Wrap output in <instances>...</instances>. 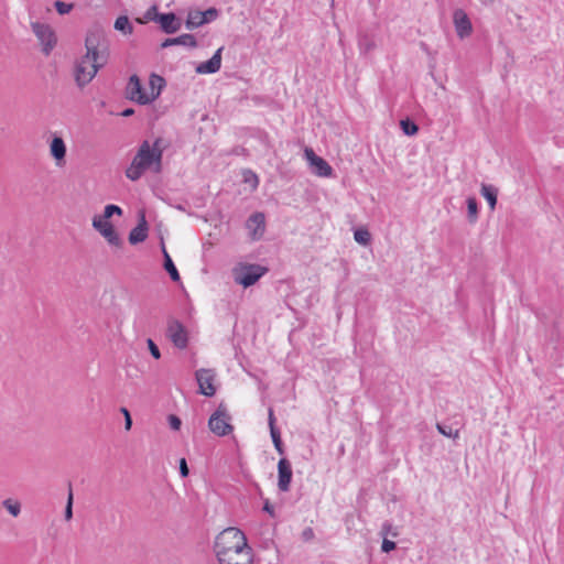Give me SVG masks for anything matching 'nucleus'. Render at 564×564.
<instances>
[{"label":"nucleus","mask_w":564,"mask_h":564,"mask_svg":"<svg viewBox=\"0 0 564 564\" xmlns=\"http://www.w3.org/2000/svg\"><path fill=\"white\" fill-rule=\"evenodd\" d=\"M214 552L219 564H252V549L238 528L223 530L215 539Z\"/></svg>","instance_id":"nucleus-1"},{"label":"nucleus","mask_w":564,"mask_h":564,"mask_svg":"<svg viewBox=\"0 0 564 564\" xmlns=\"http://www.w3.org/2000/svg\"><path fill=\"white\" fill-rule=\"evenodd\" d=\"M162 143V138H156L152 144H150L148 140H144L124 172L127 178L135 182L140 180L148 170H152L154 173H161L164 151Z\"/></svg>","instance_id":"nucleus-2"},{"label":"nucleus","mask_w":564,"mask_h":564,"mask_svg":"<svg viewBox=\"0 0 564 564\" xmlns=\"http://www.w3.org/2000/svg\"><path fill=\"white\" fill-rule=\"evenodd\" d=\"M268 271L267 267L258 263L240 262L232 269V278L237 284L249 288L254 285Z\"/></svg>","instance_id":"nucleus-3"},{"label":"nucleus","mask_w":564,"mask_h":564,"mask_svg":"<svg viewBox=\"0 0 564 564\" xmlns=\"http://www.w3.org/2000/svg\"><path fill=\"white\" fill-rule=\"evenodd\" d=\"M230 420L231 416L228 414L226 405L220 403L216 411L210 415L208 420V427L218 436L228 435L234 430V426L229 423Z\"/></svg>","instance_id":"nucleus-4"},{"label":"nucleus","mask_w":564,"mask_h":564,"mask_svg":"<svg viewBox=\"0 0 564 564\" xmlns=\"http://www.w3.org/2000/svg\"><path fill=\"white\" fill-rule=\"evenodd\" d=\"M31 28L42 45V52L48 56L57 43V37L51 25L42 22H32Z\"/></svg>","instance_id":"nucleus-5"},{"label":"nucleus","mask_w":564,"mask_h":564,"mask_svg":"<svg viewBox=\"0 0 564 564\" xmlns=\"http://www.w3.org/2000/svg\"><path fill=\"white\" fill-rule=\"evenodd\" d=\"M166 336L178 349H185L188 345V333L186 327L176 318H169Z\"/></svg>","instance_id":"nucleus-6"},{"label":"nucleus","mask_w":564,"mask_h":564,"mask_svg":"<svg viewBox=\"0 0 564 564\" xmlns=\"http://www.w3.org/2000/svg\"><path fill=\"white\" fill-rule=\"evenodd\" d=\"M219 15V10L212 7L205 11L194 10L189 11L187 19L185 21V26L187 30H194L199 28L206 23L213 22Z\"/></svg>","instance_id":"nucleus-7"},{"label":"nucleus","mask_w":564,"mask_h":564,"mask_svg":"<svg viewBox=\"0 0 564 564\" xmlns=\"http://www.w3.org/2000/svg\"><path fill=\"white\" fill-rule=\"evenodd\" d=\"M126 96L139 105H149L153 101V98H149V95L141 84V79L135 74L131 75L129 78L126 87Z\"/></svg>","instance_id":"nucleus-8"},{"label":"nucleus","mask_w":564,"mask_h":564,"mask_svg":"<svg viewBox=\"0 0 564 564\" xmlns=\"http://www.w3.org/2000/svg\"><path fill=\"white\" fill-rule=\"evenodd\" d=\"M93 227L97 230L111 246L120 247L122 245V240L119 237L115 226L107 219L101 218L100 216H95L93 218Z\"/></svg>","instance_id":"nucleus-9"},{"label":"nucleus","mask_w":564,"mask_h":564,"mask_svg":"<svg viewBox=\"0 0 564 564\" xmlns=\"http://www.w3.org/2000/svg\"><path fill=\"white\" fill-rule=\"evenodd\" d=\"M215 372L212 369H198L195 372V378L198 383V393L205 397H214L216 393V388L214 386Z\"/></svg>","instance_id":"nucleus-10"},{"label":"nucleus","mask_w":564,"mask_h":564,"mask_svg":"<svg viewBox=\"0 0 564 564\" xmlns=\"http://www.w3.org/2000/svg\"><path fill=\"white\" fill-rule=\"evenodd\" d=\"M99 69L93 66L86 58H80L75 65V80L78 87L83 88L90 83Z\"/></svg>","instance_id":"nucleus-11"},{"label":"nucleus","mask_w":564,"mask_h":564,"mask_svg":"<svg viewBox=\"0 0 564 564\" xmlns=\"http://www.w3.org/2000/svg\"><path fill=\"white\" fill-rule=\"evenodd\" d=\"M304 153L314 174L322 177H329L333 175V167L325 159L318 156L313 149L306 148Z\"/></svg>","instance_id":"nucleus-12"},{"label":"nucleus","mask_w":564,"mask_h":564,"mask_svg":"<svg viewBox=\"0 0 564 564\" xmlns=\"http://www.w3.org/2000/svg\"><path fill=\"white\" fill-rule=\"evenodd\" d=\"M453 22L456 34L459 39H466L473 33V24L463 9H456L453 13Z\"/></svg>","instance_id":"nucleus-13"},{"label":"nucleus","mask_w":564,"mask_h":564,"mask_svg":"<svg viewBox=\"0 0 564 564\" xmlns=\"http://www.w3.org/2000/svg\"><path fill=\"white\" fill-rule=\"evenodd\" d=\"M293 477L291 462L282 457L278 463V488L282 492H288Z\"/></svg>","instance_id":"nucleus-14"},{"label":"nucleus","mask_w":564,"mask_h":564,"mask_svg":"<svg viewBox=\"0 0 564 564\" xmlns=\"http://www.w3.org/2000/svg\"><path fill=\"white\" fill-rule=\"evenodd\" d=\"M149 224L145 218V212L139 210L138 213V225L129 232L128 240L131 245H138L143 242L148 238Z\"/></svg>","instance_id":"nucleus-15"},{"label":"nucleus","mask_w":564,"mask_h":564,"mask_svg":"<svg viewBox=\"0 0 564 564\" xmlns=\"http://www.w3.org/2000/svg\"><path fill=\"white\" fill-rule=\"evenodd\" d=\"M86 58L93 66H96L98 69L104 67L109 58V45H104L94 48H86V54L83 56Z\"/></svg>","instance_id":"nucleus-16"},{"label":"nucleus","mask_w":564,"mask_h":564,"mask_svg":"<svg viewBox=\"0 0 564 564\" xmlns=\"http://www.w3.org/2000/svg\"><path fill=\"white\" fill-rule=\"evenodd\" d=\"M158 19L161 30L166 34H174L182 26L181 19L174 12L161 13Z\"/></svg>","instance_id":"nucleus-17"},{"label":"nucleus","mask_w":564,"mask_h":564,"mask_svg":"<svg viewBox=\"0 0 564 564\" xmlns=\"http://www.w3.org/2000/svg\"><path fill=\"white\" fill-rule=\"evenodd\" d=\"M223 50H224V47H219L209 59L198 64L196 67V73H198V74H215V73H217L221 66Z\"/></svg>","instance_id":"nucleus-18"},{"label":"nucleus","mask_w":564,"mask_h":564,"mask_svg":"<svg viewBox=\"0 0 564 564\" xmlns=\"http://www.w3.org/2000/svg\"><path fill=\"white\" fill-rule=\"evenodd\" d=\"M108 45V40L105 32L100 28L90 29L85 39V47L94 48Z\"/></svg>","instance_id":"nucleus-19"},{"label":"nucleus","mask_w":564,"mask_h":564,"mask_svg":"<svg viewBox=\"0 0 564 564\" xmlns=\"http://www.w3.org/2000/svg\"><path fill=\"white\" fill-rule=\"evenodd\" d=\"M247 227L252 231V237L254 239L260 238L265 228V219L264 215L262 213H253L248 219H247Z\"/></svg>","instance_id":"nucleus-20"},{"label":"nucleus","mask_w":564,"mask_h":564,"mask_svg":"<svg viewBox=\"0 0 564 564\" xmlns=\"http://www.w3.org/2000/svg\"><path fill=\"white\" fill-rule=\"evenodd\" d=\"M174 45H183L188 47H196L197 41L193 34L185 33L177 37H167L161 43L162 48H166Z\"/></svg>","instance_id":"nucleus-21"},{"label":"nucleus","mask_w":564,"mask_h":564,"mask_svg":"<svg viewBox=\"0 0 564 564\" xmlns=\"http://www.w3.org/2000/svg\"><path fill=\"white\" fill-rule=\"evenodd\" d=\"M51 155L57 161H64L66 155V145L61 137H54L50 144Z\"/></svg>","instance_id":"nucleus-22"},{"label":"nucleus","mask_w":564,"mask_h":564,"mask_svg":"<svg viewBox=\"0 0 564 564\" xmlns=\"http://www.w3.org/2000/svg\"><path fill=\"white\" fill-rule=\"evenodd\" d=\"M149 84L151 87V95H149V98H153L154 101L166 86V82L162 76L153 73L150 75Z\"/></svg>","instance_id":"nucleus-23"},{"label":"nucleus","mask_w":564,"mask_h":564,"mask_svg":"<svg viewBox=\"0 0 564 564\" xmlns=\"http://www.w3.org/2000/svg\"><path fill=\"white\" fill-rule=\"evenodd\" d=\"M162 251H163V267H164L165 271L169 273V275L173 282H178L181 280L180 273H178L172 258L165 250L164 245H162Z\"/></svg>","instance_id":"nucleus-24"},{"label":"nucleus","mask_w":564,"mask_h":564,"mask_svg":"<svg viewBox=\"0 0 564 564\" xmlns=\"http://www.w3.org/2000/svg\"><path fill=\"white\" fill-rule=\"evenodd\" d=\"M481 195L488 202L490 209L494 210L497 205L498 188L494 185L482 184Z\"/></svg>","instance_id":"nucleus-25"},{"label":"nucleus","mask_w":564,"mask_h":564,"mask_svg":"<svg viewBox=\"0 0 564 564\" xmlns=\"http://www.w3.org/2000/svg\"><path fill=\"white\" fill-rule=\"evenodd\" d=\"M115 30L121 32L123 35H131L133 33V25L127 15H119L113 24Z\"/></svg>","instance_id":"nucleus-26"},{"label":"nucleus","mask_w":564,"mask_h":564,"mask_svg":"<svg viewBox=\"0 0 564 564\" xmlns=\"http://www.w3.org/2000/svg\"><path fill=\"white\" fill-rule=\"evenodd\" d=\"M400 128L402 132L408 137H413L419 132L417 123L410 118L402 119L400 121Z\"/></svg>","instance_id":"nucleus-27"},{"label":"nucleus","mask_w":564,"mask_h":564,"mask_svg":"<svg viewBox=\"0 0 564 564\" xmlns=\"http://www.w3.org/2000/svg\"><path fill=\"white\" fill-rule=\"evenodd\" d=\"M467 217L469 223H475L478 218V202L475 197H468L466 200Z\"/></svg>","instance_id":"nucleus-28"},{"label":"nucleus","mask_w":564,"mask_h":564,"mask_svg":"<svg viewBox=\"0 0 564 564\" xmlns=\"http://www.w3.org/2000/svg\"><path fill=\"white\" fill-rule=\"evenodd\" d=\"M358 45H359V50L362 54H368L376 46L373 40L370 36H368L367 34H362L359 36Z\"/></svg>","instance_id":"nucleus-29"},{"label":"nucleus","mask_w":564,"mask_h":564,"mask_svg":"<svg viewBox=\"0 0 564 564\" xmlns=\"http://www.w3.org/2000/svg\"><path fill=\"white\" fill-rule=\"evenodd\" d=\"M354 238L356 242H358L361 246H368L371 241V234L366 228H358L354 232Z\"/></svg>","instance_id":"nucleus-30"},{"label":"nucleus","mask_w":564,"mask_h":564,"mask_svg":"<svg viewBox=\"0 0 564 564\" xmlns=\"http://www.w3.org/2000/svg\"><path fill=\"white\" fill-rule=\"evenodd\" d=\"M270 435L274 445V448L280 455H284V445L281 438V432L278 427H273L272 431H270Z\"/></svg>","instance_id":"nucleus-31"},{"label":"nucleus","mask_w":564,"mask_h":564,"mask_svg":"<svg viewBox=\"0 0 564 564\" xmlns=\"http://www.w3.org/2000/svg\"><path fill=\"white\" fill-rule=\"evenodd\" d=\"M122 208L115 204H109L105 206L104 214L100 216L101 218H105L109 220L113 215L121 216L122 215Z\"/></svg>","instance_id":"nucleus-32"},{"label":"nucleus","mask_w":564,"mask_h":564,"mask_svg":"<svg viewBox=\"0 0 564 564\" xmlns=\"http://www.w3.org/2000/svg\"><path fill=\"white\" fill-rule=\"evenodd\" d=\"M436 429H437V431H438L442 435H444V436H446V437H451V438L456 440V438H458V436H459V431H458V430H455V431H454V430L452 429V426H449V425H445V424H442V423H437V424H436Z\"/></svg>","instance_id":"nucleus-33"},{"label":"nucleus","mask_w":564,"mask_h":564,"mask_svg":"<svg viewBox=\"0 0 564 564\" xmlns=\"http://www.w3.org/2000/svg\"><path fill=\"white\" fill-rule=\"evenodd\" d=\"M2 505L8 510V512L13 517H18L21 512V505L18 501H13L12 499H6L3 500Z\"/></svg>","instance_id":"nucleus-34"},{"label":"nucleus","mask_w":564,"mask_h":564,"mask_svg":"<svg viewBox=\"0 0 564 564\" xmlns=\"http://www.w3.org/2000/svg\"><path fill=\"white\" fill-rule=\"evenodd\" d=\"M53 6L61 15L68 14L74 9V3H67L61 0L54 1Z\"/></svg>","instance_id":"nucleus-35"},{"label":"nucleus","mask_w":564,"mask_h":564,"mask_svg":"<svg viewBox=\"0 0 564 564\" xmlns=\"http://www.w3.org/2000/svg\"><path fill=\"white\" fill-rule=\"evenodd\" d=\"M68 486H69L68 496H67V502H66L65 512H64V517H65L66 521H69L73 518V501H74L72 485L69 484Z\"/></svg>","instance_id":"nucleus-36"},{"label":"nucleus","mask_w":564,"mask_h":564,"mask_svg":"<svg viewBox=\"0 0 564 564\" xmlns=\"http://www.w3.org/2000/svg\"><path fill=\"white\" fill-rule=\"evenodd\" d=\"M243 182L251 184L252 188H257L259 185L258 175L254 172H252L251 170L243 171Z\"/></svg>","instance_id":"nucleus-37"},{"label":"nucleus","mask_w":564,"mask_h":564,"mask_svg":"<svg viewBox=\"0 0 564 564\" xmlns=\"http://www.w3.org/2000/svg\"><path fill=\"white\" fill-rule=\"evenodd\" d=\"M158 15H161V12H159L158 7L151 6L144 13L143 20L144 21H153L155 23L159 22Z\"/></svg>","instance_id":"nucleus-38"},{"label":"nucleus","mask_w":564,"mask_h":564,"mask_svg":"<svg viewBox=\"0 0 564 564\" xmlns=\"http://www.w3.org/2000/svg\"><path fill=\"white\" fill-rule=\"evenodd\" d=\"M147 345H148V348H149V351H150L151 356L154 359H160L161 358V351H160L158 345L154 343V340L151 339V338H148L147 339Z\"/></svg>","instance_id":"nucleus-39"},{"label":"nucleus","mask_w":564,"mask_h":564,"mask_svg":"<svg viewBox=\"0 0 564 564\" xmlns=\"http://www.w3.org/2000/svg\"><path fill=\"white\" fill-rule=\"evenodd\" d=\"M167 422L170 424V427L174 431H178L181 429V425H182V421L181 419L175 415V414H170L167 416Z\"/></svg>","instance_id":"nucleus-40"},{"label":"nucleus","mask_w":564,"mask_h":564,"mask_svg":"<svg viewBox=\"0 0 564 564\" xmlns=\"http://www.w3.org/2000/svg\"><path fill=\"white\" fill-rule=\"evenodd\" d=\"M178 470L182 478H186L189 475V468L187 466L186 459L183 457L178 462Z\"/></svg>","instance_id":"nucleus-41"},{"label":"nucleus","mask_w":564,"mask_h":564,"mask_svg":"<svg viewBox=\"0 0 564 564\" xmlns=\"http://www.w3.org/2000/svg\"><path fill=\"white\" fill-rule=\"evenodd\" d=\"M395 547H397L395 542L388 540V539H383L382 544H381V551L383 553H389V552L393 551Z\"/></svg>","instance_id":"nucleus-42"},{"label":"nucleus","mask_w":564,"mask_h":564,"mask_svg":"<svg viewBox=\"0 0 564 564\" xmlns=\"http://www.w3.org/2000/svg\"><path fill=\"white\" fill-rule=\"evenodd\" d=\"M121 412L124 415V429L127 431H129L132 426V419H131L130 412L126 408H121Z\"/></svg>","instance_id":"nucleus-43"},{"label":"nucleus","mask_w":564,"mask_h":564,"mask_svg":"<svg viewBox=\"0 0 564 564\" xmlns=\"http://www.w3.org/2000/svg\"><path fill=\"white\" fill-rule=\"evenodd\" d=\"M262 510L267 512L270 517L275 518L274 507L271 505L269 499L264 500Z\"/></svg>","instance_id":"nucleus-44"},{"label":"nucleus","mask_w":564,"mask_h":564,"mask_svg":"<svg viewBox=\"0 0 564 564\" xmlns=\"http://www.w3.org/2000/svg\"><path fill=\"white\" fill-rule=\"evenodd\" d=\"M275 422H276V420H275L273 410L270 408L269 409V415H268V423H269L270 431H272L273 427H278Z\"/></svg>","instance_id":"nucleus-45"},{"label":"nucleus","mask_w":564,"mask_h":564,"mask_svg":"<svg viewBox=\"0 0 564 564\" xmlns=\"http://www.w3.org/2000/svg\"><path fill=\"white\" fill-rule=\"evenodd\" d=\"M314 538V531L312 528H305L302 532V539L304 541H311Z\"/></svg>","instance_id":"nucleus-46"},{"label":"nucleus","mask_w":564,"mask_h":564,"mask_svg":"<svg viewBox=\"0 0 564 564\" xmlns=\"http://www.w3.org/2000/svg\"><path fill=\"white\" fill-rule=\"evenodd\" d=\"M134 113V109L133 108H126L123 109L121 112H120V116L122 117H130Z\"/></svg>","instance_id":"nucleus-47"},{"label":"nucleus","mask_w":564,"mask_h":564,"mask_svg":"<svg viewBox=\"0 0 564 564\" xmlns=\"http://www.w3.org/2000/svg\"><path fill=\"white\" fill-rule=\"evenodd\" d=\"M390 528H391V525H390L389 523H384V524H383V527H382V530H383L384 532H387V531H389V530H390Z\"/></svg>","instance_id":"nucleus-48"},{"label":"nucleus","mask_w":564,"mask_h":564,"mask_svg":"<svg viewBox=\"0 0 564 564\" xmlns=\"http://www.w3.org/2000/svg\"><path fill=\"white\" fill-rule=\"evenodd\" d=\"M494 0H489V2H492Z\"/></svg>","instance_id":"nucleus-49"}]
</instances>
